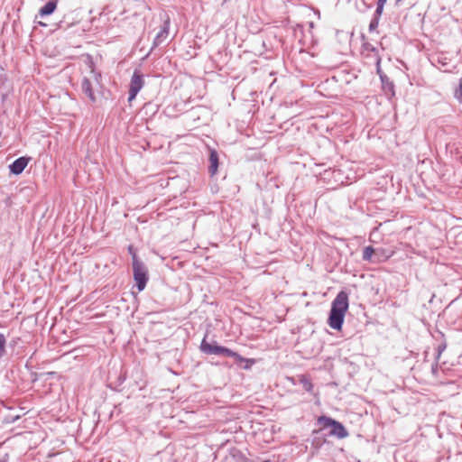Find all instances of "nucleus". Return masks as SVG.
Here are the masks:
<instances>
[{"label":"nucleus","mask_w":462,"mask_h":462,"mask_svg":"<svg viewBox=\"0 0 462 462\" xmlns=\"http://www.w3.org/2000/svg\"><path fill=\"white\" fill-rule=\"evenodd\" d=\"M208 161H209L208 172H209L210 176H214L217 173L218 165H219V157H218V153L216 150H214V149L210 150Z\"/></svg>","instance_id":"obj_8"},{"label":"nucleus","mask_w":462,"mask_h":462,"mask_svg":"<svg viewBox=\"0 0 462 462\" xmlns=\"http://www.w3.org/2000/svg\"><path fill=\"white\" fill-rule=\"evenodd\" d=\"M300 383L302 384V387L304 390L308 393L313 392V384L311 383V380L309 376L302 374L300 376Z\"/></svg>","instance_id":"obj_13"},{"label":"nucleus","mask_w":462,"mask_h":462,"mask_svg":"<svg viewBox=\"0 0 462 462\" xmlns=\"http://www.w3.org/2000/svg\"><path fill=\"white\" fill-rule=\"evenodd\" d=\"M57 0H52L48 2L45 5H43L40 10L39 14L41 16H46L51 14L57 8Z\"/></svg>","instance_id":"obj_10"},{"label":"nucleus","mask_w":462,"mask_h":462,"mask_svg":"<svg viewBox=\"0 0 462 462\" xmlns=\"http://www.w3.org/2000/svg\"><path fill=\"white\" fill-rule=\"evenodd\" d=\"M100 86V74L96 72L92 67H90V71L88 76H86L81 84V88L85 95L90 99V101L95 102V90H97Z\"/></svg>","instance_id":"obj_4"},{"label":"nucleus","mask_w":462,"mask_h":462,"mask_svg":"<svg viewBox=\"0 0 462 462\" xmlns=\"http://www.w3.org/2000/svg\"><path fill=\"white\" fill-rule=\"evenodd\" d=\"M386 1H387V0H378V1H377V4H379V5H385V3H386Z\"/></svg>","instance_id":"obj_21"},{"label":"nucleus","mask_w":462,"mask_h":462,"mask_svg":"<svg viewBox=\"0 0 462 462\" xmlns=\"http://www.w3.org/2000/svg\"><path fill=\"white\" fill-rule=\"evenodd\" d=\"M30 157H20L16 159L10 166L9 169L12 173L18 175L23 171L30 162Z\"/></svg>","instance_id":"obj_7"},{"label":"nucleus","mask_w":462,"mask_h":462,"mask_svg":"<svg viewBox=\"0 0 462 462\" xmlns=\"http://www.w3.org/2000/svg\"><path fill=\"white\" fill-rule=\"evenodd\" d=\"M390 257L386 250L381 247L375 248V253L373 260V263H379L385 262Z\"/></svg>","instance_id":"obj_11"},{"label":"nucleus","mask_w":462,"mask_h":462,"mask_svg":"<svg viewBox=\"0 0 462 462\" xmlns=\"http://www.w3.org/2000/svg\"><path fill=\"white\" fill-rule=\"evenodd\" d=\"M379 20L378 18H374L373 17L372 20L370 21V23H369V32H374V30H376V28L378 27V24H379Z\"/></svg>","instance_id":"obj_15"},{"label":"nucleus","mask_w":462,"mask_h":462,"mask_svg":"<svg viewBox=\"0 0 462 462\" xmlns=\"http://www.w3.org/2000/svg\"><path fill=\"white\" fill-rule=\"evenodd\" d=\"M199 349L206 355H214L220 357H231L235 364L240 368L249 370L255 363L254 359L243 357L232 349L219 346L216 341L209 343L204 337L200 343Z\"/></svg>","instance_id":"obj_1"},{"label":"nucleus","mask_w":462,"mask_h":462,"mask_svg":"<svg viewBox=\"0 0 462 462\" xmlns=\"http://www.w3.org/2000/svg\"><path fill=\"white\" fill-rule=\"evenodd\" d=\"M381 83L383 90L387 96H394V84L386 75H381Z\"/></svg>","instance_id":"obj_9"},{"label":"nucleus","mask_w":462,"mask_h":462,"mask_svg":"<svg viewBox=\"0 0 462 462\" xmlns=\"http://www.w3.org/2000/svg\"><path fill=\"white\" fill-rule=\"evenodd\" d=\"M374 253H375L374 247H373L372 245L365 246L363 249L362 259L364 261L373 263Z\"/></svg>","instance_id":"obj_12"},{"label":"nucleus","mask_w":462,"mask_h":462,"mask_svg":"<svg viewBox=\"0 0 462 462\" xmlns=\"http://www.w3.org/2000/svg\"><path fill=\"white\" fill-rule=\"evenodd\" d=\"M447 344L442 343L438 346V357L440 356V354L446 349Z\"/></svg>","instance_id":"obj_19"},{"label":"nucleus","mask_w":462,"mask_h":462,"mask_svg":"<svg viewBox=\"0 0 462 462\" xmlns=\"http://www.w3.org/2000/svg\"><path fill=\"white\" fill-rule=\"evenodd\" d=\"M383 6H384L383 5L377 4V6H376V9L374 11L373 17L380 19V16L382 15L383 11Z\"/></svg>","instance_id":"obj_16"},{"label":"nucleus","mask_w":462,"mask_h":462,"mask_svg":"<svg viewBox=\"0 0 462 462\" xmlns=\"http://www.w3.org/2000/svg\"><path fill=\"white\" fill-rule=\"evenodd\" d=\"M133 272L134 279L136 283L138 291H142L147 283L148 273L144 264L137 258L136 254H133Z\"/></svg>","instance_id":"obj_5"},{"label":"nucleus","mask_w":462,"mask_h":462,"mask_svg":"<svg viewBox=\"0 0 462 462\" xmlns=\"http://www.w3.org/2000/svg\"><path fill=\"white\" fill-rule=\"evenodd\" d=\"M348 293L340 291L331 303L328 324L336 330H340L348 310Z\"/></svg>","instance_id":"obj_2"},{"label":"nucleus","mask_w":462,"mask_h":462,"mask_svg":"<svg viewBox=\"0 0 462 462\" xmlns=\"http://www.w3.org/2000/svg\"><path fill=\"white\" fill-rule=\"evenodd\" d=\"M318 424H319L324 430L329 429V436L336 437L337 439H345L349 435L347 430L341 422L330 417L325 415L319 417Z\"/></svg>","instance_id":"obj_3"},{"label":"nucleus","mask_w":462,"mask_h":462,"mask_svg":"<svg viewBox=\"0 0 462 462\" xmlns=\"http://www.w3.org/2000/svg\"><path fill=\"white\" fill-rule=\"evenodd\" d=\"M402 0H396V4H399L400 2H402Z\"/></svg>","instance_id":"obj_23"},{"label":"nucleus","mask_w":462,"mask_h":462,"mask_svg":"<svg viewBox=\"0 0 462 462\" xmlns=\"http://www.w3.org/2000/svg\"><path fill=\"white\" fill-rule=\"evenodd\" d=\"M375 63H376V72L379 75V77L381 78V75H385V74L381 69V57L380 56H377V59L375 60Z\"/></svg>","instance_id":"obj_18"},{"label":"nucleus","mask_w":462,"mask_h":462,"mask_svg":"<svg viewBox=\"0 0 462 462\" xmlns=\"http://www.w3.org/2000/svg\"><path fill=\"white\" fill-rule=\"evenodd\" d=\"M5 337L3 334H0V356L4 354L5 349Z\"/></svg>","instance_id":"obj_17"},{"label":"nucleus","mask_w":462,"mask_h":462,"mask_svg":"<svg viewBox=\"0 0 462 462\" xmlns=\"http://www.w3.org/2000/svg\"><path fill=\"white\" fill-rule=\"evenodd\" d=\"M362 50L364 52L373 53L375 60L377 59V56H379L378 50L370 42H364L362 45Z\"/></svg>","instance_id":"obj_14"},{"label":"nucleus","mask_w":462,"mask_h":462,"mask_svg":"<svg viewBox=\"0 0 462 462\" xmlns=\"http://www.w3.org/2000/svg\"><path fill=\"white\" fill-rule=\"evenodd\" d=\"M128 250H129V253L131 254V255L133 256V254H136L134 251V247L132 245H130L128 247Z\"/></svg>","instance_id":"obj_20"},{"label":"nucleus","mask_w":462,"mask_h":462,"mask_svg":"<svg viewBox=\"0 0 462 462\" xmlns=\"http://www.w3.org/2000/svg\"><path fill=\"white\" fill-rule=\"evenodd\" d=\"M143 83H144V81H143L142 75L138 71L135 70L134 72V75L132 77L131 83H130L129 97H128L129 102H132L135 98L137 93L143 88Z\"/></svg>","instance_id":"obj_6"},{"label":"nucleus","mask_w":462,"mask_h":462,"mask_svg":"<svg viewBox=\"0 0 462 462\" xmlns=\"http://www.w3.org/2000/svg\"><path fill=\"white\" fill-rule=\"evenodd\" d=\"M362 1H363V3H364V5H365L366 9L371 8V5H367L365 0H362Z\"/></svg>","instance_id":"obj_22"}]
</instances>
